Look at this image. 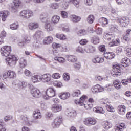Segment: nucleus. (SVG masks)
I'll return each mask as SVG.
<instances>
[{
	"label": "nucleus",
	"instance_id": "1",
	"mask_svg": "<svg viewBox=\"0 0 131 131\" xmlns=\"http://www.w3.org/2000/svg\"><path fill=\"white\" fill-rule=\"evenodd\" d=\"M12 52V47L9 46H5L1 48V55L4 57H8L5 59L7 65L11 67L16 66L17 57L15 55H10Z\"/></svg>",
	"mask_w": 131,
	"mask_h": 131
},
{
	"label": "nucleus",
	"instance_id": "2",
	"mask_svg": "<svg viewBox=\"0 0 131 131\" xmlns=\"http://www.w3.org/2000/svg\"><path fill=\"white\" fill-rule=\"evenodd\" d=\"M88 99V96L83 95L79 101L75 100V103L76 105H79V106H84L85 109H91V105L85 102V100Z\"/></svg>",
	"mask_w": 131,
	"mask_h": 131
},
{
	"label": "nucleus",
	"instance_id": "3",
	"mask_svg": "<svg viewBox=\"0 0 131 131\" xmlns=\"http://www.w3.org/2000/svg\"><path fill=\"white\" fill-rule=\"evenodd\" d=\"M34 16L33 11L30 10H23L19 13V17L24 18L25 19H30Z\"/></svg>",
	"mask_w": 131,
	"mask_h": 131
},
{
	"label": "nucleus",
	"instance_id": "4",
	"mask_svg": "<svg viewBox=\"0 0 131 131\" xmlns=\"http://www.w3.org/2000/svg\"><path fill=\"white\" fill-rule=\"evenodd\" d=\"M29 88L31 90V94L34 98H39L41 96V93L39 90L36 89L35 87H34L33 85L28 84Z\"/></svg>",
	"mask_w": 131,
	"mask_h": 131
},
{
	"label": "nucleus",
	"instance_id": "5",
	"mask_svg": "<svg viewBox=\"0 0 131 131\" xmlns=\"http://www.w3.org/2000/svg\"><path fill=\"white\" fill-rule=\"evenodd\" d=\"M63 121V119L62 118V116H59L55 118L53 121V122L51 124V126L52 128H57L61 125V123H62Z\"/></svg>",
	"mask_w": 131,
	"mask_h": 131
},
{
	"label": "nucleus",
	"instance_id": "6",
	"mask_svg": "<svg viewBox=\"0 0 131 131\" xmlns=\"http://www.w3.org/2000/svg\"><path fill=\"white\" fill-rule=\"evenodd\" d=\"M83 123L87 126H91V125H95L97 123V120L92 118H87L84 119Z\"/></svg>",
	"mask_w": 131,
	"mask_h": 131
},
{
	"label": "nucleus",
	"instance_id": "7",
	"mask_svg": "<svg viewBox=\"0 0 131 131\" xmlns=\"http://www.w3.org/2000/svg\"><path fill=\"white\" fill-rule=\"evenodd\" d=\"M114 19L115 21H117L118 23H119L121 26H124L125 27L126 25H127V23H126V18L125 17H123V18H120L118 17L114 16Z\"/></svg>",
	"mask_w": 131,
	"mask_h": 131
},
{
	"label": "nucleus",
	"instance_id": "8",
	"mask_svg": "<svg viewBox=\"0 0 131 131\" xmlns=\"http://www.w3.org/2000/svg\"><path fill=\"white\" fill-rule=\"evenodd\" d=\"M45 29L46 31H48V32H51V31H53V30H54V26H53L51 21L48 19L47 20V21L45 23Z\"/></svg>",
	"mask_w": 131,
	"mask_h": 131
},
{
	"label": "nucleus",
	"instance_id": "9",
	"mask_svg": "<svg viewBox=\"0 0 131 131\" xmlns=\"http://www.w3.org/2000/svg\"><path fill=\"white\" fill-rule=\"evenodd\" d=\"M46 94L49 98H53L56 96V91L53 88H49L46 90Z\"/></svg>",
	"mask_w": 131,
	"mask_h": 131
},
{
	"label": "nucleus",
	"instance_id": "10",
	"mask_svg": "<svg viewBox=\"0 0 131 131\" xmlns=\"http://www.w3.org/2000/svg\"><path fill=\"white\" fill-rule=\"evenodd\" d=\"M62 109V105L59 104H53L51 107V110L54 113H57V112H60Z\"/></svg>",
	"mask_w": 131,
	"mask_h": 131
},
{
	"label": "nucleus",
	"instance_id": "11",
	"mask_svg": "<svg viewBox=\"0 0 131 131\" xmlns=\"http://www.w3.org/2000/svg\"><path fill=\"white\" fill-rule=\"evenodd\" d=\"M51 80V75L49 74H44L40 76V81L43 82H49Z\"/></svg>",
	"mask_w": 131,
	"mask_h": 131
},
{
	"label": "nucleus",
	"instance_id": "12",
	"mask_svg": "<svg viewBox=\"0 0 131 131\" xmlns=\"http://www.w3.org/2000/svg\"><path fill=\"white\" fill-rule=\"evenodd\" d=\"M66 114L69 118H74V117H75L77 115V113L75 110L67 111Z\"/></svg>",
	"mask_w": 131,
	"mask_h": 131
},
{
	"label": "nucleus",
	"instance_id": "13",
	"mask_svg": "<svg viewBox=\"0 0 131 131\" xmlns=\"http://www.w3.org/2000/svg\"><path fill=\"white\" fill-rule=\"evenodd\" d=\"M111 74L114 77H117V76H120L121 75V72H120V70L114 68L113 70L111 72Z\"/></svg>",
	"mask_w": 131,
	"mask_h": 131
},
{
	"label": "nucleus",
	"instance_id": "14",
	"mask_svg": "<svg viewBox=\"0 0 131 131\" xmlns=\"http://www.w3.org/2000/svg\"><path fill=\"white\" fill-rule=\"evenodd\" d=\"M5 75L6 77H5ZM3 76L4 78H14V77H16V75L14 71H8V72L6 74H5Z\"/></svg>",
	"mask_w": 131,
	"mask_h": 131
},
{
	"label": "nucleus",
	"instance_id": "15",
	"mask_svg": "<svg viewBox=\"0 0 131 131\" xmlns=\"http://www.w3.org/2000/svg\"><path fill=\"white\" fill-rule=\"evenodd\" d=\"M124 128H126L125 123L118 124L115 127V131H122Z\"/></svg>",
	"mask_w": 131,
	"mask_h": 131
},
{
	"label": "nucleus",
	"instance_id": "16",
	"mask_svg": "<svg viewBox=\"0 0 131 131\" xmlns=\"http://www.w3.org/2000/svg\"><path fill=\"white\" fill-rule=\"evenodd\" d=\"M121 63L124 64V65H123L124 67H127V66H129L131 64L130 59L127 57H124L122 59Z\"/></svg>",
	"mask_w": 131,
	"mask_h": 131
},
{
	"label": "nucleus",
	"instance_id": "17",
	"mask_svg": "<svg viewBox=\"0 0 131 131\" xmlns=\"http://www.w3.org/2000/svg\"><path fill=\"white\" fill-rule=\"evenodd\" d=\"M109 29L111 31L113 32H118L119 31V28L118 26L115 25V24H112L109 26Z\"/></svg>",
	"mask_w": 131,
	"mask_h": 131
},
{
	"label": "nucleus",
	"instance_id": "18",
	"mask_svg": "<svg viewBox=\"0 0 131 131\" xmlns=\"http://www.w3.org/2000/svg\"><path fill=\"white\" fill-rule=\"evenodd\" d=\"M59 97L60 99H61V100H66L70 97V93L68 92H62L59 94Z\"/></svg>",
	"mask_w": 131,
	"mask_h": 131
},
{
	"label": "nucleus",
	"instance_id": "19",
	"mask_svg": "<svg viewBox=\"0 0 131 131\" xmlns=\"http://www.w3.org/2000/svg\"><path fill=\"white\" fill-rule=\"evenodd\" d=\"M104 56L107 60H111L115 57V54L113 52H106L104 53Z\"/></svg>",
	"mask_w": 131,
	"mask_h": 131
},
{
	"label": "nucleus",
	"instance_id": "20",
	"mask_svg": "<svg viewBox=\"0 0 131 131\" xmlns=\"http://www.w3.org/2000/svg\"><path fill=\"white\" fill-rule=\"evenodd\" d=\"M60 19V16L58 15H54L51 18V23L54 25H56L59 23Z\"/></svg>",
	"mask_w": 131,
	"mask_h": 131
},
{
	"label": "nucleus",
	"instance_id": "21",
	"mask_svg": "<svg viewBox=\"0 0 131 131\" xmlns=\"http://www.w3.org/2000/svg\"><path fill=\"white\" fill-rule=\"evenodd\" d=\"M29 29L30 30H34V29H37L39 27L37 23H30L29 25Z\"/></svg>",
	"mask_w": 131,
	"mask_h": 131
},
{
	"label": "nucleus",
	"instance_id": "22",
	"mask_svg": "<svg viewBox=\"0 0 131 131\" xmlns=\"http://www.w3.org/2000/svg\"><path fill=\"white\" fill-rule=\"evenodd\" d=\"M70 18L71 19V20L74 23H77V22H79L80 20L81 19V18L78 16H76L75 15H70Z\"/></svg>",
	"mask_w": 131,
	"mask_h": 131
},
{
	"label": "nucleus",
	"instance_id": "23",
	"mask_svg": "<svg viewBox=\"0 0 131 131\" xmlns=\"http://www.w3.org/2000/svg\"><path fill=\"white\" fill-rule=\"evenodd\" d=\"M11 8L13 13H16L17 12V0H13L11 4Z\"/></svg>",
	"mask_w": 131,
	"mask_h": 131
},
{
	"label": "nucleus",
	"instance_id": "24",
	"mask_svg": "<svg viewBox=\"0 0 131 131\" xmlns=\"http://www.w3.org/2000/svg\"><path fill=\"white\" fill-rule=\"evenodd\" d=\"M66 58L69 62H71L72 63H74L77 61V58L73 55H67Z\"/></svg>",
	"mask_w": 131,
	"mask_h": 131
},
{
	"label": "nucleus",
	"instance_id": "25",
	"mask_svg": "<svg viewBox=\"0 0 131 131\" xmlns=\"http://www.w3.org/2000/svg\"><path fill=\"white\" fill-rule=\"evenodd\" d=\"M113 84L115 89H116V90H120V89H121V86H122L121 82H120L119 80H116L114 81Z\"/></svg>",
	"mask_w": 131,
	"mask_h": 131
},
{
	"label": "nucleus",
	"instance_id": "26",
	"mask_svg": "<svg viewBox=\"0 0 131 131\" xmlns=\"http://www.w3.org/2000/svg\"><path fill=\"white\" fill-rule=\"evenodd\" d=\"M93 111L96 113H102V114H104V113H105V111H104L103 108L99 106H96L93 108Z\"/></svg>",
	"mask_w": 131,
	"mask_h": 131
},
{
	"label": "nucleus",
	"instance_id": "27",
	"mask_svg": "<svg viewBox=\"0 0 131 131\" xmlns=\"http://www.w3.org/2000/svg\"><path fill=\"white\" fill-rule=\"evenodd\" d=\"M33 116L35 119H40V118L42 117L41 113L38 111H34Z\"/></svg>",
	"mask_w": 131,
	"mask_h": 131
},
{
	"label": "nucleus",
	"instance_id": "28",
	"mask_svg": "<svg viewBox=\"0 0 131 131\" xmlns=\"http://www.w3.org/2000/svg\"><path fill=\"white\" fill-rule=\"evenodd\" d=\"M53 37L48 36L45 38L43 40V43L45 45H50V43H52L53 42Z\"/></svg>",
	"mask_w": 131,
	"mask_h": 131
},
{
	"label": "nucleus",
	"instance_id": "29",
	"mask_svg": "<svg viewBox=\"0 0 131 131\" xmlns=\"http://www.w3.org/2000/svg\"><path fill=\"white\" fill-rule=\"evenodd\" d=\"M93 63H94L95 64H96V63H103L104 62V58H100V57H95L92 59Z\"/></svg>",
	"mask_w": 131,
	"mask_h": 131
},
{
	"label": "nucleus",
	"instance_id": "30",
	"mask_svg": "<svg viewBox=\"0 0 131 131\" xmlns=\"http://www.w3.org/2000/svg\"><path fill=\"white\" fill-rule=\"evenodd\" d=\"M18 45L19 47H23L24 46H26V43L24 41V38L20 37L18 38Z\"/></svg>",
	"mask_w": 131,
	"mask_h": 131
},
{
	"label": "nucleus",
	"instance_id": "31",
	"mask_svg": "<svg viewBox=\"0 0 131 131\" xmlns=\"http://www.w3.org/2000/svg\"><path fill=\"white\" fill-rule=\"evenodd\" d=\"M42 35V31H37L35 34L33 35V38L34 39L38 40L40 38V36Z\"/></svg>",
	"mask_w": 131,
	"mask_h": 131
},
{
	"label": "nucleus",
	"instance_id": "32",
	"mask_svg": "<svg viewBox=\"0 0 131 131\" xmlns=\"http://www.w3.org/2000/svg\"><path fill=\"white\" fill-rule=\"evenodd\" d=\"M84 51L86 53H94L96 51V48L92 46H90L85 48Z\"/></svg>",
	"mask_w": 131,
	"mask_h": 131
},
{
	"label": "nucleus",
	"instance_id": "33",
	"mask_svg": "<svg viewBox=\"0 0 131 131\" xmlns=\"http://www.w3.org/2000/svg\"><path fill=\"white\" fill-rule=\"evenodd\" d=\"M27 65V63L26 62V60L23 58H20L19 61V66L20 68H25Z\"/></svg>",
	"mask_w": 131,
	"mask_h": 131
},
{
	"label": "nucleus",
	"instance_id": "34",
	"mask_svg": "<svg viewBox=\"0 0 131 131\" xmlns=\"http://www.w3.org/2000/svg\"><path fill=\"white\" fill-rule=\"evenodd\" d=\"M31 80L34 83L38 82V81H40V76L38 75H34L31 77Z\"/></svg>",
	"mask_w": 131,
	"mask_h": 131
},
{
	"label": "nucleus",
	"instance_id": "35",
	"mask_svg": "<svg viewBox=\"0 0 131 131\" xmlns=\"http://www.w3.org/2000/svg\"><path fill=\"white\" fill-rule=\"evenodd\" d=\"M27 86V82H19L18 83V88L20 90H24Z\"/></svg>",
	"mask_w": 131,
	"mask_h": 131
},
{
	"label": "nucleus",
	"instance_id": "36",
	"mask_svg": "<svg viewBox=\"0 0 131 131\" xmlns=\"http://www.w3.org/2000/svg\"><path fill=\"white\" fill-rule=\"evenodd\" d=\"M21 119L26 122V124H29V125H32V124L31 123V122L29 121V119H28V117H27L26 115L21 116Z\"/></svg>",
	"mask_w": 131,
	"mask_h": 131
},
{
	"label": "nucleus",
	"instance_id": "37",
	"mask_svg": "<svg viewBox=\"0 0 131 131\" xmlns=\"http://www.w3.org/2000/svg\"><path fill=\"white\" fill-rule=\"evenodd\" d=\"M121 82L123 85H127L128 83L131 82V77L128 78L127 79H123L121 80Z\"/></svg>",
	"mask_w": 131,
	"mask_h": 131
},
{
	"label": "nucleus",
	"instance_id": "38",
	"mask_svg": "<svg viewBox=\"0 0 131 131\" xmlns=\"http://www.w3.org/2000/svg\"><path fill=\"white\" fill-rule=\"evenodd\" d=\"M54 60H55V61H57V62H58L59 63H61L62 64L66 62V60L65 59V58L62 57H56L54 58Z\"/></svg>",
	"mask_w": 131,
	"mask_h": 131
},
{
	"label": "nucleus",
	"instance_id": "39",
	"mask_svg": "<svg viewBox=\"0 0 131 131\" xmlns=\"http://www.w3.org/2000/svg\"><path fill=\"white\" fill-rule=\"evenodd\" d=\"M103 127L105 129H109L110 127H112V124L106 121L104 122Z\"/></svg>",
	"mask_w": 131,
	"mask_h": 131
},
{
	"label": "nucleus",
	"instance_id": "40",
	"mask_svg": "<svg viewBox=\"0 0 131 131\" xmlns=\"http://www.w3.org/2000/svg\"><path fill=\"white\" fill-rule=\"evenodd\" d=\"M95 20V17L94 15H90L87 18V22L89 23V24H93L94 23V21Z\"/></svg>",
	"mask_w": 131,
	"mask_h": 131
},
{
	"label": "nucleus",
	"instance_id": "41",
	"mask_svg": "<svg viewBox=\"0 0 131 131\" xmlns=\"http://www.w3.org/2000/svg\"><path fill=\"white\" fill-rule=\"evenodd\" d=\"M59 6L60 5L57 3H53L50 4V8L53 10H57V9H59Z\"/></svg>",
	"mask_w": 131,
	"mask_h": 131
},
{
	"label": "nucleus",
	"instance_id": "42",
	"mask_svg": "<svg viewBox=\"0 0 131 131\" xmlns=\"http://www.w3.org/2000/svg\"><path fill=\"white\" fill-rule=\"evenodd\" d=\"M104 38L107 40L113 39V38H114V35L112 34L111 33H107L105 34Z\"/></svg>",
	"mask_w": 131,
	"mask_h": 131
},
{
	"label": "nucleus",
	"instance_id": "43",
	"mask_svg": "<svg viewBox=\"0 0 131 131\" xmlns=\"http://www.w3.org/2000/svg\"><path fill=\"white\" fill-rule=\"evenodd\" d=\"M119 112L120 113H122V114H124L125 113L126 111V107L124 105H119V106L118 108Z\"/></svg>",
	"mask_w": 131,
	"mask_h": 131
},
{
	"label": "nucleus",
	"instance_id": "44",
	"mask_svg": "<svg viewBox=\"0 0 131 131\" xmlns=\"http://www.w3.org/2000/svg\"><path fill=\"white\" fill-rule=\"evenodd\" d=\"M99 88H100V85L99 84H97L92 87L91 89L92 93H93V94H96V93H99Z\"/></svg>",
	"mask_w": 131,
	"mask_h": 131
},
{
	"label": "nucleus",
	"instance_id": "45",
	"mask_svg": "<svg viewBox=\"0 0 131 131\" xmlns=\"http://www.w3.org/2000/svg\"><path fill=\"white\" fill-rule=\"evenodd\" d=\"M56 37L60 40H65V39H66V36L63 34L60 35L59 34H57L56 35Z\"/></svg>",
	"mask_w": 131,
	"mask_h": 131
},
{
	"label": "nucleus",
	"instance_id": "46",
	"mask_svg": "<svg viewBox=\"0 0 131 131\" xmlns=\"http://www.w3.org/2000/svg\"><path fill=\"white\" fill-rule=\"evenodd\" d=\"M63 79L65 81H69L70 80V76L69 73H64L63 75Z\"/></svg>",
	"mask_w": 131,
	"mask_h": 131
},
{
	"label": "nucleus",
	"instance_id": "47",
	"mask_svg": "<svg viewBox=\"0 0 131 131\" xmlns=\"http://www.w3.org/2000/svg\"><path fill=\"white\" fill-rule=\"evenodd\" d=\"M74 68L76 69V70H79L80 68L81 67V64L80 62H77L73 64Z\"/></svg>",
	"mask_w": 131,
	"mask_h": 131
},
{
	"label": "nucleus",
	"instance_id": "48",
	"mask_svg": "<svg viewBox=\"0 0 131 131\" xmlns=\"http://www.w3.org/2000/svg\"><path fill=\"white\" fill-rule=\"evenodd\" d=\"M81 93H80V90H75L73 94H72V96L73 97H78L79 95H80Z\"/></svg>",
	"mask_w": 131,
	"mask_h": 131
},
{
	"label": "nucleus",
	"instance_id": "49",
	"mask_svg": "<svg viewBox=\"0 0 131 131\" xmlns=\"http://www.w3.org/2000/svg\"><path fill=\"white\" fill-rule=\"evenodd\" d=\"M24 38V41H25V42H28L29 43V41H30V40H31V38L30 37V36L28 35H26L25 36H24V37H23Z\"/></svg>",
	"mask_w": 131,
	"mask_h": 131
},
{
	"label": "nucleus",
	"instance_id": "50",
	"mask_svg": "<svg viewBox=\"0 0 131 131\" xmlns=\"http://www.w3.org/2000/svg\"><path fill=\"white\" fill-rule=\"evenodd\" d=\"M60 14L63 19H67L68 18V13L66 11H61Z\"/></svg>",
	"mask_w": 131,
	"mask_h": 131
},
{
	"label": "nucleus",
	"instance_id": "51",
	"mask_svg": "<svg viewBox=\"0 0 131 131\" xmlns=\"http://www.w3.org/2000/svg\"><path fill=\"white\" fill-rule=\"evenodd\" d=\"M33 47L35 48H40V41L39 40H35L33 44Z\"/></svg>",
	"mask_w": 131,
	"mask_h": 131
},
{
	"label": "nucleus",
	"instance_id": "52",
	"mask_svg": "<svg viewBox=\"0 0 131 131\" xmlns=\"http://www.w3.org/2000/svg\"><path fill=\"white\" fill-rule=\"evenodd\" d=\"M54 85L57 88H62L63 86V83L60 81H55L54 83Z\"/></svg>",
	"mask_w": 131,
	"mask_h": 131
},
{
	"label": "nucleus",
	"instance_id": "53",
	"mask_svg": "<svg viewBox=\"0 0 131 131\" xmlns=\"http://www.w3.org/2000/svg\"><path fill=\"white\" fill-rule=\"evenodd\" d=\"M99 101L100 103H101V104H103V105H106V106H107L110 104L108 100L101 99L99 100Z\"/></svg>",
	"mask_w": 131,
	"mask_h": 131
},
{
	"label": "nucleus",
	"instance_id": "54",
	"mask_svg": "<svg viewBox=\"0 0 131 131\" xmlns=\"http://www.w3.org/2000/svg\"><path fill=\"white\" fill-rule=\"evenodd\" d=\"M106 107L107 111H109V112H114V108L112 106L110 105V103L107 104V105Z\"/></svg>",
	"mask_w": 131,
	"mask_h": 131
},
{
	"label": "nucleus",
	"instance_id": "55",
	"mask_svg": "<svg viewBox=\"0 0 131 131\" xmlns=\"http://www.w3.org/2000/svg\"><path fill=\"white\" fill-rule=\"evenodd\" d=\"M100 21L104 25L108 24V19H107V18L105 17H102L101 18H100Z\"/></svg>",
	"mask_w": 131,
	"mask_h": 131
},
{
	"label": "nucleus",
	"instance_id": "56",
	"mask_svg": "<svg viewBox=\"0 0 131 131\" xmlns=\"http://www.w3.org/2000/svg\"><path fill=\"white\" fill-rule=\"evenodd\" d=\"M13 117L12 116V115H7L6 116H5L4 118V121H5V122H8V121H9V120H11V119H12Z\"/></svg>",
	"mask_w": 131,
	"mask_h": 131
},
{
	"label": "nucleus",
	"instance_id": "57",
	"mask_svg": "<svg viewBox=\"0 0 131 131\" xmlns=\"http://www.w3.org/2000/svg\"><path fill=\"white\" fill-rule=\"evenodd\" d=\"M70 3H72L76 7H78L79 5V0H70Z\"/></svg>",
	"mask_w": 131,
	"mask_h": 131
},
{
	"label": "nucleus",
	"instance_id": "58",
	"mask_svg": "<svg viewBox=\"0 0 131 131\" xmlns=\"http://www.w3.org/2000/svg\"><path fill=\"white\" fill-rule=\"evenodd\" d=\"M39 18L42 22H46L48 20L47 19V16L45 14H40Z\"/></svg>",
	"mask_w": 131,
	"mask_h": 131
},
{
	"label": "nucleus",
	"instance_id": "59",
	"mask_svg": "<svg viewBox=\"0 0 131 131\" xmlns=\"http://www.w3.org/2000/svg\"><path fill=\"white\" fill-rule=\"evenodd\" d=\"M6 36H7V33L6 32V31H2L0 34V38H1V39H4V38H5Z\"/></svg>",
	"mask_w": 131,
	"mask_h": 131
},
{
	"label": "nucleus",
	"instance_id": "60",
	"mask_svg": "<svg viewBox=\"0 0 131 131\" xmlns=\"http://www.w3.org/2000/svg\"><path fill=\"white\" fill-rule=\"evenodd\" d=\"M52 77L54 79H58V78H60L61 76H60V74L55 73L52 75Z\"/></svg>",
	"mask_w": 131,
	"mask_h": 131
},
{
	"label": "nucleus",
	"instance_id": "61",
	"mask_svg": "<svg viewBox=\"0 0 131 131\" xmlns=\"http://www.w3.org/2000/svg\"><path fill=\"white\" fill-rule=\"evenodd\" d=\"M78 34L79 36H82V35H85L86 34V32L84 30H81L78 32Z\"/></svg>",
	"mask_w": 131,
	"mask_h": 131
},
{
	"label": "nucleus",
	"instance_id": "62",
	"mask_svg": "<svg viewBox=\"0 0 131 131\" xmlns=\"http://www.w3.org/2000/svg\"><path fill=\"white\" fill-rule=\"evenodd\" d=\"M24 74L26 75V76H31V72H30V71L26 69L24 71Z\"/></svg>",
	"mask_w": 131,
	"mask_h": 131
},
{
	"label": "nucleus",
	"instance_id": "63",
	"mask_svg": "<svg viewBox=\"0 0 131 131\" xmlns=\"http://www.w3.org/2000/svg\"><path fill=\"white\" fill-rule=\"evenodd\" d=\"M76 52L78 53H81V54H83V53H84V50L82 48L79 47L77 48Z\"/></svg>",
	"mask_w": 131,
	"mask_h": 131
},
{
	"label": "nucleus",
	"instance_id": "64",
	"mask_svg": "<svg viewBox=\"0 0 131 131\" xmlns=\"http://www.w3.org/2000/svg\"><path fill=\"white\" fill-rule=\"evenodd\" d=\"M53 117V113H47L46 114V118H47V119H50V118H52Z\"/></svg>",
	"mask_w": 131,
	"mask_h": 131
}]
</instances>
